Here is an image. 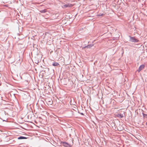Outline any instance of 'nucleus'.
<instances>
[{
	"mask_svg": "<svg viewBox=\"0 0 147 147\" xmlns=\"http://www.w3.org/2000/svg\"><path fill=\"white\" fill-rule=\"evenodd\" d=\"M5 6H6L7 7V5H5Z\"/></svg>",
	"mask_w": 147,
	"mask_h": 147,
	"instance_id": "17",
	"label": "nucleus"
},
{
	"mask_svg": "<svg viewBox=\"0 0 147 147\" xmlns=\"http://www.w3.org/2000/svg\"><path fill=\"white\" fill-rule=\"evenodd\" d=\"M142 114L144 117V115H147V114H145L143 113H142Z\"/></svg>",
	"mask_w": 147,
	"mask_h": 147,
	"instance_id": "12",
	"label": "nucleus"
},
{
	"mask_svg": "<svg viewBox=\"0 0 147 147\" xmlns=\"http://www.w3.org/2000/svg\"><path fill=\"white\" fill-rule=\"evenodd\" d=\"M3 121H5V120H3Z\"/></svg>",
	"mask_w": 147,
	"mask_h": 147,
	"instance_id": "16",
	"label": "nucleus"
},
{
	"mask_svg": "<svg viewBox=\"0 0 147 147\" xmlns=\"http://www.w3.org/2000/svg\"><path fill=\"white\" fill-rule=\"evenodd\" d=\"M146 117L147 118V116H146Z\"/></svg>",
	"mask_w": 147,
	"mask_h": 147,
	"instance_id": "18",
	"label": "nucleus"
},
{
	"mask_svg": "<svg viewBox=\"0 0 147 147\" xmlns=\"http://www.w3.org/2000/svg\"><path fill=\"white\" fill-rule=\"evenodd\" d=\"M130 39L129 41L132 42H138L139 40L136 38L135 37H132L130 36H129Z\"/></svg>",
	"mask_w": 147,
	"mask_h": 147,
	"instance_id": "1",
	"label": "nucleus"
},
{
	"mask_svg": "<svg viewBox=\"0 0 147 147\" xmlns=\"http://www.w3.org/2000/svg\"><path fill=\"white\" fill-rule=\"evenodd\" d=\"M147 116V115H144V117H145V116Z\"/></svg>",
	"mask_w": 147,
	"mask_h": 147,
	"instance_id": "14",
	"label": "nucleus"
},
{
	"mask_svg": "<svg viewBox=\"0 0 147 147\" xmlns=\"http://www.w3.org/2000/svg\"><path fill=\"white\" fill-rule=\"evenodd\" d=\"M73 5L70 3H67L65 5H63L62 6L63 8L69 7H72Z\"/></svg>",
	"mask_w": 147,
	"mask_h": 147,
	"instance_id": "2",
	"label": "nucleus"
},
{
	"mask_svg": "<svg viewBox=\"0 0 147 147\" xmlns=\"http://www.w3.org/2000/svg\"><path fill=\"white\" fill-rule=\"evenodd\" d=\"M80 113L81 115H83V113Z\"/></svg>",
	"mask_w": 147,
	"mask_h": 147,
	"instance_id": "13",
	"label": "nucleus"
},
{
	"mask_svg": "<svg viewBox=\"0 0 147 147\" xmlns=\"http://www.w3.org/2000/svg\"><path fill=\"white\" fill-rule=\"evenodd\" d=\"M63 144L64 146L66 147H71L70 145L66 142H63Z\"/></svg>",
	"mask_w": 147,
	"mask_h": 147,
	"instance_id": "4",
	"label": "nucleus"
},
{
	"mask_svg": "<svg viewBox=\"0 0 147 147\" xmlns=\"http://www.w3.org/2000/svg\"><path fill=\"white\" fill-rule=\"evenodd\" d=\"M47 12V10H42L40 11V12L41 13H45Z\"/></svg>",
	"mask_w": 147,
	"mask_h": 147,
	"instance_id": "9",
	"label": "nucleus"
},
{
	"mask_svg": "<svg viewBox=\"0 0 147 147\" xmlns=\"http://www.w3.org/2000/svg\"><path fill=\"white\" fill-rule=\"evenodd\" d=\"M146 125H147V122L146 123Z\"/></svg>",
	"mask_w": 147,
	"mask_h": 147,
	"instance_id": "15",
	"label": "nucleus"
},
{
	"mask_svg": "<svg viewBox=\"0 0 147 147\" xmlns=\"http://www.w3.org/2000/svg\"><path fill=\"white\" fill-rule=\"evenodd\" d=\"M59 65L58 63L57 62H54L53 63L52 65L54 66H57Z\"/></svg>",
	"mask_w": 147,
	"mask_h": 147,
	"instance_id": "7",
	"label": "nucleus"
},
{
	"mask_svg": "<svg viewBox=\"0 0 147 147\" xmlns=\"http://www.w3.org/2000/svg\"><path fill=\"white\" fill-rule=\"evenodd\" d=\"M93 45H89L86 47L87 48H90L91 47L93 46Z\"/></svg>",
	"mask_w": 147,
	"mask_h": 147,
	"instance_id": "8",
	"label": "nucleus"
},
{
	"mask_svg": "<svg viewBox=\"0 0 147 147\" xmlns=\"http://www.w3.org/2000/svg\"><path fill=\"white\" fill-rule=\"evenodd\" d=\"M145 65L144 64H142L139 67L138 69L137 70V71L139 72L141 70H142L145 67Z\"/></svg>",
	"mask_w": 147,
	"mask_h": 147,
	"instance_id": "3",
	"label": "nucleus"
},
{
	"mask_svg": "<svg viewBox=\"0 0 147 147\" xmlns=\"http://www.w3.org/2000/svg\"><path fill=\"white\" fill-rule=\"evenodd\" d=\"M104 14L103 13H100L98 15V16H103Z\"/></svg>",
	"mask_w": 147,
	"mask_h": 147,
	"instance_id": "11",
	"label": "nucleus"
},
{
	"mask_svg": "<svg viewBox=\"0 0 147 147\" xmlns=\"http://www.w3.org/2000/svg\"><path fill=\"white\" fill-rule=\"evenodd\" d=\"M27 138L23 136H20L18 138V139L19 140L20 139H26Z\"/></svg>",
	"mask_w": 147,
	"mask_h": 147,
	"instance_id": "6",
	"label": "nucleus"
},
{
	"mask_svg": "<svg viewBox=\"0 0 147 147\" xmlns=\"http://www.w3.org/2000/svg\"><path fill=\"white\" fill-rule=\"evenodd\" d=\"M117 116L119 118H122L124 116L121 113H119L117 115Z\"/></svg>",
	"mask_w": 147,
	"mask_h": 147,
	"instance_id": "5",
	"label": "nucleus"
},
{
	"mask_svg": "<svg viewBox=\"0 0 147 147\" xmlns=\"http://www.w3.org/2000/svg\"><path fill=\"white\" fill-rule=\"evenodd\" d=\"M49 104L50 105H52L53 103V101H49L48 102Z\"/></svg>",
	"mask_w": 147,
	"mask_h": 147,
	"instance_id": "10",
	"label": "nucleus"
}]
</instances>
